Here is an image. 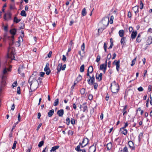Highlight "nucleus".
Wrapping results in <instances>:
<instances>
[{
  "label": "nucleus",
  "mask_w": 152,
  "mask_h": 152,
  "mask_svg": "<svg viewBox=\"0 0 152 152\" xmlns=\"http://www.w3.org/2000/svg\"><path fill=\"white\" fill-rule=\"evenodd\" d=\"M141 41V39L140 38L137 37L136 41L137 42H140Z\"/></svg>",
  "instance_id": "nucleus-54"
},
{
  "label": "nucleus",
  "mask_w": 152,
  "mask_h": 152,
  "mask_svg": "<svg viewBox=\"0 0 152 152\" xmlns=\"http://www.w3.org/2000/svg\"><path fill=\"white\" fill-rule=\"evenodd\" d=\"M87 145V144L84 145L82 143H80L79 145H77L75 148V150L77 152H80L82 151V149H80L81 148H83Z\"/></svg>",
  "instance_id": "nucleus-9"
},
{
  "label": "nucleus",
  "mask_w": 152,
  "mask_h": 152,
  "mask_svg": "<svg viewBox=\"0 0 152 152\" xmlns=\"http://www.w3.org/2000/svg\"><path fill=\"white\" fill-rule=\"evenodd\" d=\"M57 114L59 117H61L64 114V111L63 109L58 110L57 112Z\"/></svg>",
  "instance_id": "nucleus-14"
},
{
  "label": "nucleus",
  "mask_w": 152,
  "mask_h": 152,
  "mask_svg": "<svg viewBox=\"0 0 152 152\" xmlns=\"http://www.w3.org/2000/svg\"><path fill=\"white\" fill-rule=\"evenodd\" d=\"M12 14L10 10H8L7 11L4 15V19L6 21H8L12 19Z\"/></svg>",
  "instance_id": "nucleus-6"
},
{
  "label": "nucleus",
  "mask_w": 152,
  "mask_h": 152,
  "mask_svg": "<svg viewBox=\"0 0 152 152\" xmlns=\"http://www.w3.org/2000/svg\"><path fill=\"white\" fill-rule=\"evenodd\" d=\"M62 66V63L59 64L57 68V74H58L61 70V68Z\"/></svg>",
  "instance_id": "nucleus-22"
},
{
  "label": "nucleus",
  "mask_w": 152,
  "mask_h": 152,
  "mask_svg": "<svg viewBox=\"0 0 152 152\" xmlns=\"http://www.w3.org/2000/svg\"><path fill=\"white\" fill-rule=\"evenodd\" d=\"M109 18H104L102 21V24L103 25V28H101L98 29V31L99 32L100 30H101L102 31H103L104 29H105L106 27L108 25L109 23Z\"/></svg>",
  "instance_id": "nucleus-5"
},
{
  "label": "nucleus",
  "mask_w": 152,
  "mask_h": 152,
  "mask_svg": "<svg viewBox=\"0 0 152 152\" xmlns=\"http://www.w3.org/2000/svg\"><path fill=\"white\" fill-rule=\"evenodd\" d=\"M140 8L142 10L143 8V4L142 3V1L141 0L140 1Z\"/></svg>",
  "instance_id": "nucleus-44"
},
{
  "label": "nucleus",
  "mask_w": 152,
  "mask_h": 152,
  "mask_svg": "<svg viewBox=\"0 0 152 152\" xmlns=\"http://www.w3.org/2000/svg\"><path fill=\"white\" fill-rule=\"evenodd\" d=\"M42 125V123H40L39 124V125L38 126L37 129H36L37 131H38L39 130V129L40 128V127Z\"/></svg>",
  "instance_id": "nucleus-59"
},
{
  "label": "nucleus",
  "mask_w": 152,
  "mask_h": 152,
  "mask_svg": "<svg viewBox=\"0 0 152 152\" xmlns=\"http://www.w3.org/2000/svg\"><path fill=\"white\" fill-rule=\"evenodd\" d=\"M17 31V29L15 28H13L11 29L10 31V33L12 34L11 37L12 40L13 41L14 38V35L16 34Z\"/></svg>",
  "instance_id": "nucleus-10"
},
{
  "label": "nucleus",
  "mask_w": 152,
  "mask_h": 152,
  "mask_svg": "<svg viewBox=\"0 0 152 152\" xmlns=\"http://www.w3.org/2000/svg\"><path fill=\"white\" fill-rule=\"evenodd\" d=\"M81 94L82 95L84 94L85 93V89L84 88H82L80 91Z\"/></svg>",
  "instance_id": "nucleus-36"
},
{
  "label": "nucleus",
  "mask_w": 152,
  "mask_h": 152,
  "mask_svg": "<svg viewBox=\"0 0 152 152\" xmlns=\"http://www.w3.org/2000/svg\"><path fill=\"white\" fill-rule=\"evenodd\" d=\"M107 67L104 64H102L100 66V69L101 70H103L105 69V67L107 68Z\"/></svg>",
  "instance_id": "nucleus-29"
},
{
  "label": "nucleus",
  "mask_w": 152,
  "mask_h": 152,
  "mask_svg": "<svg viewBox=\"0 0 152 152\" xmlns=\"http://www.w3.org/2000/svg\"><path fill=\"white\" fill-rule=\"evenodd\" d=\"M133 10L134 11V12L136 13L137 12H139V7L136 6L132 8Z\"/></svg>",
  "instance_id": "nucleus-19"
},
{
  "label": "nucleus",
  "mask_w": 152,
  "mask_h": 152,
  "mask_svg": "<svg viewBox=\"0 0 152 152\" xmlns=\"http://www.w3.org/2000/svg\"><path fill=\"white\" fill-rule=\"evenodd\" d=\"M147 45H150L152 43V36H150L148 37L146 41Z\"/></svg>",
  "instance_id": "nucleus-17"
},
{
  "label": "nucleus",
  "mask_w": 152,
  "mask_h": 152,
  "mask_svg": "<svg viewBox=\"0 0 152 152\" xmlns=\"http://www.w3.org/2000/svg\"><path fill=\"white\" fill-rule=\"evenodd\" d=\"M17 141H15L14 142V143H13V146L12 147V148L13 149H15V148H16V144H17Z\"/></svg>",
  "instance_id": "nucleus-45"
},
{
  "label": "nucleus",
  "mask_w": 152,
  "mask_h": 152,
  "mask_svg": "<svg viewBox=\"0 0 152 152\" xmlns=\"http://www.w3.org/2000/svg\"><path fill=\"white\" fill-rule=\"evenodd\" d=\"M86 102L84 103L83 104V105H84V107H83V112H85L87 110V109H88L86 105Z\"/></svg>",
  "instance_id": "nucleus-28"
},
{
  "label": "nucleus",
  "mask_w": 152,
  "mask_h": 152,
  "mask_svg": "<svg viewBox=\"0 0 152 152\" xmlns=\"http://www.w3.org/2000/svg\"><path fill=\"white\" fill-rule=\"evenodd\" d=\"M87 73L86 75L89 77L90 78L87 80L88 84L90 85H92L94 83L95 80V77L94 75H93L91 77L90 75V72H89V71H87Z\"/></svg>",
  "instance_id": "nucleus-7"
},
{
  "label": "nucleus",
  "mask_w": 152,
  "mask_h": 152,
  "mask_svg": "<svg viewBox=\"0 0 152 152\" xmlns=\"http://www.w3.org/2000/svg\"><path fill=\"white\" fill-rule=\"evenodd\" d=\"M62 60L64 62H65L66 61V58L64 55H63Z\"/></svg>",
  "instance_id": "nucleus-50"
},
{
  "label": "nucleus",
  "mask_w": 152,
  "mask_h": 152,
  "mask_svg": "<svg viewBox=\"0 0 152 152\" xmlns=\"http://www.w3.org/2000/svg\"><path fill=\"white\" fill-rule=\"evenodd\" d=\"M58 103H59V99H58L57 98L56 99V100H55V101L54 102V105L55 106H57L58 105Z\"/></svg>",
  "instance_id": "nucleus-32"
},
{
  "label": "nucleus",
  "mask_w": 152,
  "mask_h": 152,
  "mask_svg": "<svg viewBox=\"0 0 152 152\" xmlns=\"http://www.w3.org/2000/svg\"><path fill=\"white\" fill-rule=\"evenodd\" d=\"M143 134L142 133H140L138 136V140L139 141H140L141 138L142 137Z\"/></svg>",
  "instance_id": "nucleus-46"
},
{
  "label": "nucleus",
  "mask_w": 152,
  "mask_h": 152,
  "mask_svg": "<svg viewBox=\"0 0 152 152\" xmlns=\"http://www.w3.org/2000/svg\"><path fill=\"white\" fill-rule=\"evenodd\" d=\"M96 79L98 80L99 81H100L102 80H100V77H99V75H97V73L96 74Z\"/></svg>",
  "instance_id": "nucleus-41"
},
{
  "label": "nucleus",
  "mask_w": 152,
  "mask_h": 152,
  "mask_svg": "<svg viewBox=\"0 0 152 152\" xmlns=\"http://www.w3.org/2000/svg\"><path fill=\"white\" fill-rule=\"evenodd\" d=\"M84 65L83 64L81 66L80 68V71L81 72H83L84 71Z\"/></svg>",
  "instance_id": "nucleus-34"
},
{
  "label": "nucleus",
  "mask_w": 152,
  "mask_h": 152,
  "mask_svg": "<svg viewBox=\"0 0 152 152\" xmlns=\"http://www.w3.org/2000/svg\"><path fill=\"white\" fill-rule=\"evenodd\" d=\"M45 73L43 72H41L40 73V75L42 77H43Z\"/></svg>",
  "instance_id": "nucleus-62"
},
{
  "label": "nucleus",
  "mask_w": 152,
  "mask_h": 152,
  "mask_svg": "<svg viewBox=\"0 0 152 152\" xmlns=\"http://www.w3.org/2000/svg\"><path fill=\"white\" fill-rule=\"evenodd\" d=\"M112 146V144L111 142L107 143V149L108 151L110 150L111 149Z\"/></svg>",
  "instance_id": "nucleus-23"
},
{
  "label": "nucleus",
  "mask_w": 152,
  "mask_h": 152,
  "mask_svg": "<svg viewBox=\"0 0 152 152\" xmlns=\"http://www.w3.org/2000/svg\"><path fill=\"white\" fill-rule=\"evenodd\" d=\"M128 145L129 147L132 150H134L135 147L134 146V143L132 141H130L128 142Z\"/></svg>",
  "instance_id": "nucleus-12"
},
{
  "label": "nucleus",
  "mask_w": 152,
  "mask_h": 152,
  "mask_svg": "<svg viewBox=\"0 0 152 152\" xmlns=\"http://www.w3.org/2000/svg\"><path fill=\"white\" fill-rule=\"evenodd\" d=\"M100 59H101L100 56L99 55L97 56V57H96V62L97 63L99 62V61H100Z\"/></svg>",
  "instance_id": "nucleus-39"
},
{
  "label": "nucleus",
  "mask_w": 152,
  "mask_h": 152,
  "mask_svg": "<svg viewBox=\"0 0 152 152\" xmlns=\"http://www.w3.org/2000/svg\"><path fill=\"white\" fill-rule=\"evenodd\" d=\"M127 106L126 105L124 106V108L123 109V115H124L126 113H127V111H126V110L127 108Z\"/></svg>",
  "instance_id": "nucleus-31"
},
{
  "label": "nucleus",
  "mask_w": 152,
  "mask_h": 152,
  "mask_svg": "<svg viewBox=\"0 0 152 152\" xmlns=\"http://www.w3.org/2000/svg\"><path fill=\"white\" fill-rule=\"evenodd\" d=\"M120 61L119 60L117 61L116 60H115L113 62V64L115 65L116 66L120 64Z\"/></svg>",
  "instance_id": "nucleus-30"
},
{
  "label": "nucleus",
  "mask_w": 152,
  "mask_h": 152,
  "mask_svg": "<svg viewBox=\"0 0 152 152\" xmlns=\"http://www.w3.org/2000/svg\"><path fill=\"white\" fill-rule=\"evenodd\" d=\"M20 15L23 16H26V14L25 11L23 10L21 11Z\"/></svg>",
  "instance_id": "nucleus-35"
},
{
  "label": "nucleus",
  "mask_w": 152,
  "mask_h": 152,
  "mask_svg": "<svg viewBox=\"0 0 152 152\" xmlns=\"http://www.w3.org/2000/svg\"><path fill=\"white\" fill-rule=\"evenodd\" d=\"M66 123L67 125H69L70 124V119L69 117H67L66 120Z\"/></svg>",
  "instance_id": "nucleus-37"
},
{
  "label": "nucleus",
  "mask_w": 152,
  "mask_h": 152,
  "mask_svg": "<svg viewBox=\"0 0 152 152\" xmlns=\"http://www.w3.org/2000/svg\"><path fill=\"white\" fill-rule=\"evenodd\" d=\"M54 113V110L53 109H52L50 110L48 113V115L49 117H51Z\"/></svg>",
  "instance_id": "nucleus-21"
},
{
  "label": "nucleus",
  "mask_w": 152,
  "mask_h": 152,
  "mask_svg": "<svg viewBox=\"0 0 152 152\" xmlns=\"http://www.w3.org/2000/svg\"><path fill=\"white\" fill-rule=\"evenodd\" d=\"M138 90L139 91H142L143 90L142 87L140 86L137 88Z\"/></svg>",
  "instance_id": "nucleus-53"
},
{
  "label": "nucleus",
  "mask_w": 152,
  "mask_h": 152,
  "mask_svg": "<svg viewBox=\"0 0 152 152\" xmlns=\"http://www.w3.org/2000/svg\"><path fill=\"white\" fill-rule=\"evenodd\" d=\"M137 32L136 31H133L132 32V33L131 34V37L132 38V39L133 40V39L135 38L136 36H137Z\"/></svg>",
  "instance_id": "nucleus-15"
},
{
  "label": "nucleus",
  "mask_w": 152,
  "mask_h": 152,
  "mask_svg": "<svg viewBox=\"0 0 152 152\" xmlns=\"http://www.w3.org/2000/svg\"><path fill=\"white\" fill-rule=\"evenodd\" d=\"M11 67L10 66L9 68L5 67L4 68L1 74V87H4L7 85L6 81L8 72L10 71Z\"/></svg>",
  "instance_id": "nucleus-1"
},
{
  "label": "nucleus",
  "mask_w": 152,
  "mask_h": 152,
  "mask_svg": "<svg viewBox=\"0 0 152 152\" xmlns=\"http://www.w3.org/2000/svg\"><path fill=\"white\" fill-rule=\"evenodd\" d=\"M110 88L112 92L113 93H116L118 92L119 87L118 85L114 81L111 84Z\"/></svg>",
  "instance_id": "nucleus-3"
},
{
  "label": "nucleus",
  "mask_w": 152,
  "mask_h": 152,
  "mask_svg": "<svg viewBox=\"0 0 152 152\" xmlns=\"http://www.w3.org/2000/svg\"><path fill=\"white\" fill-rule=\"evenodd\" d=\"M29 83H30V89L32 90H35L37 89L38 87L39 83L37 80L34 79L30 83V80H28Z\"/></svg>",
  "instance_id": "nucleus-4"
},
{
  "label": "nucleus",
  "mask_w": 152,
  "mask_h": 152,
  "mask_svg": "<svg viewBox=\"0 0 152 152\" xmlns=\"http://www.w3.org/2000/svg\"><path fill=\"white\" fill-rule=\"evenodd\" d=\"M48 151V149L47 148V147H46L45 149L43 150L42 152H46Z\"/></svg>",
  "instance_id": "nucleus-64"
},
{
  "label": "nucleus",
  "mask_w": 152,
  "mask_h": 152,
  "mask_svg": "<svg viewBox=\"0 0 152 152\" xmlns=\"http://www.w3.org/2000/svg\"><path fill=\"white\" fill-rule=\"evenodd\" d=\"M17 85V81H15L12 84V88H14V87H16Z\"/></svg>",
  "instance_id": "nucleus-40"
},
{
  "label": "nucleus",
  "mask_w": 152,
  "mask_h": 152,
  "mask_svg": "<svg viewBox=\"0 0 152 152\" xmlns=\"http://www.w3.org/2000/svg\"><path fill=\"white\" fill-rule=\"evenodd\" d=\"M111 58V55L110 53H109L108 54L107 56V58L108 60H110Z\"/></svg>",
  "instance_id": "nucleus-57"
},
{
  "label": "nucleus",
  "mask_w": 152,
  "mask_h": 152,
  "mask_svg": "<svg viewBox=\"0 0 152 152\" xmlns=\"http://www.w3.org/2000/svg\"><path fill=\"white\" fill-rule=\"evenodd\" d=\"M86 9L84 8L82 10V15L83 16H84L86 15Z\"/></svg>",
  "instance_id": "nucleus-33"
},
{
  "label": "nucleus",
  "mask_w": 152,
  "mask_h": 152,
  "mask_svg": "<svg viewBox=\"0 0 152 152\" xmlns=\"http://www.w3.org/2000/svg\"><path fill=\"white\" fill-rule=\"evenodd\" d=\"M59 148V146L58 145L52 147L51 148V150L50 151V152H52L53 151H55L56 149H58Z\"/></svg>",
  "instance_id": "nucleus-25"
},
{
  "label": "nucleus",
  "mask_w": 152,
  "mask_h": 152,
  "mask_svg": "<svg viewBox=\"0 0 152 152\" xmlns=\"http://www.w3.org/2000/svg\"><path fill=\"white\" fill-rule=\"evenodd\" d=\"M96 150V146H94V145L91 146L88 150V152H95Z\"/></svg>",
  "instance_id": "nucleus-13"
},
{
  "label": "nucleus",
  "mask_w": 152,
  "mask_h": 152,
  "mask_svg": "<svg viewBox=\"0 0 152 152\" xmlns=\"http://www.w3.org/2000/svg\"><path fill=\"white\" fill-rule=\"evenodd\" d=\"M18 122H20V113H19L18 114Z\"/></svg>",
  "instance_id": "nucleus-58"
},
{
  "label": "nucleus",
  "mask_w": 152,
  "mask_h": 152,
  "mask_svg": "<svg viewBox=\"0 0 152 152\" xmlns=\"http://www.w3.org/2000/svg\"><path fill=\"white\" fill-rule=\"evenodd\" d=\"M93 96L92 94H90L88 96V98L90 100H91L93 99Z\"/></svg>",
  "instance_id": "nucleus-52"
},
{
  "label": "nucleus",
  "mask_w": 152,
  "mask_h": 152,
  "mask_svg": "<svg viewBox=\"0 0 152 152\" xmlns=\"http://www.w3.org/2000/svg\"><path fill=\"white\" fill-rule=\"evenodd\" d=\"M17 93L19 94H20V87H18L17 88Z\"/></svg>",
  "instance_id": "nucleus-47"
},
{
  "label": "nucleus",
  "mask_w": 152,
  "mask_h": 152,
  "mask_svg": "<svg viewBox=\"0 0 152 152\" xmlns=\"http://www.w3.org/2000/svg\"><path fill=\"white\" fill-rule=\"evenodd\" d=\"M118 34L120 37H124V31L123 30H120L118 32Z\"/></svg>",
  "instance_id": "nucleus-18"
},
{
  "label": "nucleus",
  "mask_w": 152,
  "mask_h": 152,
  "mask_svg": "<svg viewBox=\"0 0 152 152\" xmlns=\"http://www.w3.org/2000/svg\"><path fill=\"white\" fill-rule=\"evenodd\" d=\"M129 30L130 33L132 32L133 30L132 27L131 26L129 27Z\"/></svg>",
  "instance_id": "nucleus-61"
},
{
  "label": "nucleus",
  "mask_w": 152,
  "mask_h": 152,
  "mask_svg": "<svg viewBox=\"0 0 152 152\" xmlns=\"http://www.w3.org/2000/svg\"><path fill=\"white\" fill-rule=\"evenodd\" d=\"M20 21L21 19H18L17 17L15 16L14 18L13 21L14 23H17L19 22Z\"/></svg>",
  "instance_id": "nucleus-20"
},
{
  "label": "nucleus",
  "mask_w": 152,
  "mask_h": 152,
  "mask_svg": "<svg viewBox=\"0 0 152 152\" xmlns=\"http://www.w3.org/2000/svg\"><path fill=\"white\" fill-rule=\"evenodd\" d=\"M25 71V68L22 65H20L18 69V73L21 74L22 76L24 75V72Z\"/></svg>",
  "instance_id": "nucleus-8"
},
{
  "label": "nucleus",
  "mask_w": 152,
  "mask_h": 152,
  "mask_svg": "<svg viewBox=\"0 0 152 152\" xmlns=\"http://www.w3.org/2000/svg\"><path fill=\"white\" fill-rule=\"evenodd\" d=\"M93 84L94 85V88L95 89H96L98 86V84L96 83H94H94H93Z\"/></svg>",
  "instance_id": "nucleus-43"
},
{
  "label": "nucleus",
  "mask_w": 152,
  "mask_h": 152,
  "mask_svg": "<svg viewBox=\"0 0 152 152\" xmlns=\"http://www.w3.org/2000/svg\"><path fill=\"white\" fill-rule=\"evenodd\" d=\"M66 64H64L61 68V70H64L66 68Z\"/></svg>",
  "instance_id": "nucleus-55"
},
{
  "label": "nucleus",
  "mask_w": 152,
  "mask_h": 152,
  "mask_svg": "<svg viewBox=\"0 0 152 152\" xmlns=\"http://www.w3.org/2000/svg\"><path fill=\"white\" fill-rule=\"evenodd\" d=\"M125 39L126 38L125 37H122L121 40V43L122 45H124L125 43Z\"/></svg>",
  "instance_id": "nucleus-26"
},
{
  "label": "nucleus",
  "mask_w": 152,
  "mask_h": 152,
  "mask_svg": "<svg viewBox=\"0 0 152 152\" xmlns=\"http://www.w3.org/2000/svg\"><path fill=\"white\" fill-rule=\"evenodd\" d=\"M128 17L129 18H131L132 17V13L130 11H129L128 13L127 14Z\"/></svg>",
  "instance_id": "nucleus-51"
},
{
  "label": "nucleus",
  "mask_w": 152,
  "mask_h": 152,
  "mask_svg": "<svg viewBox=\"0 0 152 152\" xmlns=\"http://www.w3.org/2000/svg\"><path fill=\"white\" fill-rule=\"evenodd\" d=\"M15 109V104H13L11 107V110H14Z\"/></svg>",
  "instance_id": "nucleus-63"
},
{
  "label": "nucleus",
  "mask_w": 152,
  "mask_h": 152,
  "mask_svg": "<svg viewBox=\"0 0 152 152\" xmlns=\"http://www.w3.org/2000/svg\"><path fill=\"white\" fill-rule=\"evenodd\" d=\"M87 71H89V72H90V73H91L93 71V68L92 66H90L88 69Z\"/></svg>",
  "instance_id": "nucleus-27"
},
{
  "label": "nucleus",
  "mask_w": 152,
  "mask_h": 152,
  "mask_svg": "<svg viewBox=\"0 0 152 152\" xmlns=\"http://www.w3.org/2000/svg\"><path fill=\"white\" fill-rule=\"evenodd\" d=\"M123 151L124 152H128V148L126 146H125L123 149Z\"/></svg>",
  "instance_id": "nucleus-56"
},
{
  "label": "nucleus",
  "mask_w": 152,
  "mask_h": 152,
  "mask_svg": "<svg viewBox=\"0 0 152 152\" xmlns=\"http://www.w3.org/2000/svg\"><path fill=\"white\" fill-rule=\"evenodd\" d=\"M15 49L10 45L8 49L7 56L8 58L11 59V60H15Z\"/></svg>",
  "instance_id": "nucleus-2"
},
{
  "label": "nucleus",
  "mask_w": 152,
  "mask_h": 152,
  "mask_svg": "<svg viewBox=\"0 0 152 152\" xmlns=\"http://www.w3.org/2000/svg\"><path fill=\"white\" fill-rule=\"evenodd\" d=\"M113 16H112L110 17V24H112L113 23Z\"/></svg>",
  "instance_id": "nucleus-49"
},
{
  "label": "nucleus",
  "mask_w": 152,
  "mask_h": 152,
  "mask_svg": "<svg viewBox=\"0 0 152 152\" xmlns=\"http://www.w3.org/2000/svg\"><path fill=\"white\" fill-rule=\"evenodd\" d=\"M70 122L71 124L72 125H74L75 124V121L74 118H72Z\"/></svg>",
  "instance_id": "nucleus-42"
},
{
  "label": "nucleus",
  "mask_w": 152,
  "mask_h": 152,
  "mask_svg": "<svg viewBox=\"0 0 152 152\" xmlns=\"http://www.w3.org/2000/svg\"><path fill=\"white\" fill-rule=\"evenodd\" d=\"M89 142L88 139L87 138H84L82 142V143L84 145L87 144V145L88 144Z\"/></svg>",
  "instance_id": "nucleus-24"
},
{
  "label": "nucleus",
  "mask_w": 152,
  "mask_h": 152,
  "mask_svg": "<svg viewBox=\"0 0 152 152\" xmlns=\"http://www.w3.org/2000/svg\"><path fill=\"white\" fill-rule=\"evenodd\" d=\"M52 53V52L51 51H50L49 52V53L48 54V58H50L51 57Z\"/></svg>",
  "instance_id": "nucleus-60"
},
{
  "label": "nucleus",
  "mask_w": 152,
  "mask_h": 152,
  "mask_svg": "<svg viewBox=\"0 0 152 152\" xmlns=\"http://www.w3.org/2000/svg\"><path fill=\"white\" fill-rule=\"evenodd\" d=\"M49 65V63H47L44 68V71L45 72L46 74L47 75H49L51 72L50 68L48 67Z\"/></svg>",
  "instance_id": "nucleus-11"
},
{
  "label": "nucleus",
  "mask_w": 152,
  "mask_h": 152,
  "mask_svg": "<svg viewBox=\"0 0 152 152\" xmlns=\"http://www.w3.org/2000/svg\"><path fill=\"white\" fill-rule=\"evenodd\" d=\"M85 49V43H83L81 46V49L83 51H84Z\"/></svg>",
  "instance_id": "nucleus-48"
},
{
  "label": "nucleus",
  "mask_w": 152,
  "mask_h": 152,
  "mask_svg": "<svg viewBox=\"0 0 152 152\" xmlns=\"http://www.w3.org/2000/svg\"><path fill=\"white\" fill-rule=\"evenodd\" d=\"M120 131L121 132V133L123 134L124 135H126L127 133V130L122 127L120 128Z\"/></svg>",
  "instance_id": "nucleus-16"
},
{
  "label": "nucleus",
  "mask_w": 152,
  "mask_h": 152,
  "mask_svg": "<svg viewBox=\"0 0 152 152\" xmlns=\"http://www.w3.org/2000/svg\"><path fill=\"white\" fill-rule=\"evenodd\" d=\"M44 141H42L39 142L38 145V147H41L44 144Z\"/></svg>",
  "instance_id": "nucleus-38"
}]
</instances>
